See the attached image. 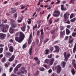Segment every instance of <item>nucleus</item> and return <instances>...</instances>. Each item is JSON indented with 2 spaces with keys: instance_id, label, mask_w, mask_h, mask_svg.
I'll use <instances>...</instances> for the list:
<instances>
[{
  "instance_id": "27",
  "label": "nucleus",
  "mask_w": 76,
  "mask_h": 76,
  "mask_svg": "<svg viewBox=\"0 0 76 76\" xmlns=\"http://www.w3.org/2000/svg\"><path fill=\"white\" fill-rule=\"evenodd\" d=\"M62 65L63 66V67H65V64H66V62H65L62 61L61 62Z\"/></svg>"
},
{
  "instance_id": "3",
  "label": "nucleus",
  "mask_w": 76,
  "mask_h": 76,
  "mask_svg": "<svg viewBox=\"0 0 76 76\" xmlns=\"http://www.w3.org/2000/svg\"><path fill=\"white\" fill-rule=\"evenodd\" d=\"M20 71V72H18L17 73V75H21V73H22V74H24L25 75L27 73V71L25 70V68L24 67H22Z\"/></svg>"
},
{
  "instance_id": "16",
  "label": "nucleus",
  "mask_w": 76,
  "mask_h": 76,
  "mask_svg": "<svg viewBox=\"0 0 76 76\" xmlns=\"http://www.w3.org/2000/svg\"><path fill=\"white\" fill-rule=\"evenodd\" d=\"M14 48H13V47L12 46H10L9 48V50L10 52H11V53H13V51H14Z\"/></svg>"
},
{
  "instance_id": "4",
  "label": "nucleus",
  "mask_w": 76,
  "mask_h": 76,
  "mask_svg": "<svg viewBox=\"0 0 76 76\" xmlns=\"http://www.w3.org/2000/svg\"><path fill=\"white\" fill-rule=\"evenodd\" d=\"M49 61H50V65L51 66V65H53V63H54V58H52L50 59V60L48 59H46L45 60V62L46 63L48 64V63H49Z\"/></svg>"
},
{
  "instance_id": "53",
  "label": "nucleus",
  "mask_w": 76,
  "mask_h": 76,
  "mask_svg": "<svg viewBox=\"0 0 76 76\" xmlns=\"http://www.w3.org/2000/svg\"><path fill=\"white\" fill-rule=\"evenodd\" d=\"M40 10H41L40 8H39L37 9L36 11L37 12H39V11H40Z\"/></svg>"
},
{
  "instance_id": "30",
  "label": "nucleus",
  "mask_w": 76,
  "mask_h": 76,
  "mask_svg": "<svg viewBox=\"0 0 76 76\" xmlns=\"http://www.w3.org/2000/svg\"><path fill=\"white\" fill-rule=\"evenodd\" d=\"M48 40H49V39L48 38H46V39L44 40L43 44H45V43H46Z\"/></svg>"
},
{
  "instance_id": "34",
  "label": "nucleus",
  "mask_w": 76,
  "mask_h": 76,
  "mask_svg": "<svg viewBox=\"0 0 76 76\" xmlns=\"http://www.w3.org/2000/svg\"><path fill=\"white\" fill-rule=\"evenodd\" d=\"M32 42V40L31 39H28V44H31V42Z\"/></svg>"
},
{
  "instance_id": "52",
  "label": "nucleus",
  "mask_w": 76,
  "mask_h": 76,
  "mask_svg": "<svg viewBox=\"0 0 76 76\" xmlns=\"http://www.w3.org/2000/svg\"><path fill=\"white\" fill-rule=\"evenodd\" d=\"M18 16V13H15V14H14V17L16 19V18H17V16Z\"/></svg>"
},
{
  "instance_id": "32",
  "label": "nucleus",
  "mask_w": 76,
  "mask_h": 76,
  "mask_svg": "<svg viewBox=\"0 0 76 76\" xmlns=\"http://www.w3.org/2000/svg\"><path fill=\"white\" fill-rule=\"evenodd\" d=\"M7 22V20L6 19L5 20H2V23H6Z\"/></svg>"
},
{
  "instance_id": "13",
  "label": "nucleus",
  "mask_w": 76,
  "mask_h": 76,
  "mask_svg": "<svg viewBox=\"0 0 76 76\" xmlns=\"http://www.w3.org/2000/svg\"><path fill=\"white\" fill-rule=\"evenodd\" d=\"M60 37L61 38H63V35H65V34L66 33V31H65V30H64L63 31H61L60 32Z\"/></svg>"
},
{
  "instance_id": "48",
  "label": "nucleus",
  "mask_w": 76,
  "mask_h": 76,
  "mask_svg": "<svg viewBox=\"0 0 76 76\" xmlns=\"http://www.w3.org/2000/svg\"><path fill=\"white\" fill-rule=\"evenodd\" d=\"M71 26L70 25H68L66 26V28H68V29H70V28Z\"/></svg>"
},
{
  "instance_id": "22",
  "label": "nucleus",
  "mask_w": 76,
  "mask_h": 76,
  "mask_svg": "<svg viewBox=\"0 0 76 76\" xmlns=\"http://www.w3.org/2000/svg\"><path fill=\"white\" fill-rule=\"evenodd\" d=\"M15 12H16V10H13L9 11L10 13H15Z\"/></svg>"
},
{
  "instance_id": "41",
  "label": "nucleus",
  "mask_w": 76,
  "mask_h": 76,
  "mask_svg": "<svg viewBox=\"0 0 76 76\" xmlns=\"http://www.w3.org/2000/svg\"><path fill=\"white\" fill-rule=\"evenodd\" d=\"M32 38V34H30L29 36V39H31Z\"/></svg>"
},
{
  "instance_id": "56",
  "label": "nucleus",
  "mask_w": 76,
  "mask_h": 76,
  "mask_svg": "<svg viewBox=\"0 0 76 76\" xmlns=\"http://www.w3.org/2000/svg\"><path fill=\"white\" fill-rule=\"evenodd\" d=\"M60 20V19L59 18H58L57 19L55 20V22H58Z\"/></svg>"
},
{
  "instance_id": "45",
  "label": "nucleus",
  "mask_w": 76,
  "mask_h": 76,
  "mask_svg": "<svg viewBox=\"0 0 76 76\" xmlns=\"http://www.w3.org/2000/svg\"><path fill=\"white\" fill-rule=\"evenodd\" d=\"M53 15L54 16V17H58L59 16L57 14H53Z\"/></svg>"
},
{
  "instance_id": "29",
  "label": "nucleus",
  "mask_w": 76,
  "mask_h": 76,
  "mask_svg": "<svg viewBox=\"0 0 76 76\" xmlns=\"http://www.w3.org/2000/svg\"><path fill=\"white\" fill-rule=\"evenodd\" d=\"M71 72L73 75H74L75 74V69H73L71 70Z\"/></svg>"
},
{
  "instance_id": "26",
  "label": "nucleus",
  "mask_w": 76,
  "mask_h": 76,
  "mask_svg": "<svg viewBox=\"0 0 76 76\" xmlns=\"http://www.w3.org/2000/svg\"><path fill=\"white\" fill-rule=\"evenodd\" d=\"M1 61L2 63H4L6 61V57H3L1 60Z\"/></svg>"
},
{
  "instance_id": "9",
  "label": "nucleus",
  "mask_w": 76,
  "mask_h": 76,
  "mask_svg": "<svg viewBox=\"0 0 76 76\" xmlns=\"http://www.w3.org/2000/svg\"><path fill=\"white\" fill-rule=\"evenodd\" d=\"M54 48L56 49L53 52V53H58L60 51V48L58 45L54 46Z\"/></svg>"
},
{
  "instance_id": "36",
  "label": "nucleus",
  "mask_w": 76,
  "mask_h": 76,
  "mask_svg": "<svg viewBox=\"0 0 76 76\" xmlns=\"http://www.w3.org/2000/svg\"><path fill=\"white\" fill-rule=\"evenodd\" d=\"M39 70H40V71H44V70H45V69L44 68L42 67V68H39Z\"/></svg>"
},
{
  "instance_id": "2",
  "label": "nucleus",
  "mask_w": 76,
  "mask_h": 76,
  "mask_svg": "<svg viewBox=\"0 0 76 76\" xmlns=\"http://www.w3.org/2000/svg\"><path fill=\"white\" fill-rule=\"evenodd\" d=\"M9 28V26L8 25H4L3 24H1L0 25V29L1 28L2 32H6L7 31Z\"/></svg>"
},
{
  "instance_id": "12",
  "label": "nucleus",
  "mask_w": 76,
  "mask_h": 76,
  "mask_svg": "<svg viewBox=\"0 0 76 76\" xmlns=\"http://www.w3.org/2000/svg\"><path fill=\"white\" fill-rule=\"evenodd\" d=\"M69 43L72 44L73 42V38H72V35H70L69 36Z\"/></svg>"
},
{
  "instance_id": "60",
  "label": "nucleus",
  "mask_w": 76,
  "mask_h": 76,
  "mask_svg": "<svg viewBox=\"0 0 76 76\" xmlns=\"http://www.w3.org/2000/svg\"><path fill=\"white\" fill-rule=\"evenodd\" d=\"M55 30H52L51 32V34H54V33L55 32Z\"/></svg>"
},
{
  "instance_id": "7",
  "label": "nucleus",
  "mask_w": 76,
  "mask_h": 76,
  "mask_svg": "<svg viewBox=\"0 0 76 76\" xmlns=\"http://www.w3.org/2000/svg\"><path fill=\"white\" fill-rule=\"evenodd\" d=\"M64 55L65 59V61L66 62L67 61V60L68 59V58H69L70 56H71L70 54V53L67 54V53L66 52H65L64 53Z\"/></svg>"
},
{
  "instance_id": "51",
  "label": "nucleus",
  "mask_w": 76,
  "mask_h": 76,
  "mask_svg": "<svg viewBox=\"0 0 76 76\" xmlns=\"http://www.w3.org/2000/svg\"><path fill=\"white\" fill-rule=\"evenodd\" d=\"M34 59L35 60V61H38V58L37 57H35L34 58Z\"/></svg>"
},
{
  "instance_id": "49",
  "label": "nucleus",
  "mask_w": 76,
  "mask_h": 76,
  "mask_svg": "<svg viewBox=\"0 0 76 76\" xmlns=\"http://www.w3.org/2000/svg\"><path fill=\"white\" fill-rule=\"evenodd\" d=\"M39 72L38 71H37L36 73V75L34 74V76H36L37 75H39Z\"/></svg>"
},
{
  "instance_id": "62",
  "label": "nucleus",
  "mask_w": 76,
  "mask_h": 76,
  "mask_svg": "<svg viewBox=\"0 0 76 76\" xmlns=\"http://www.w3.org/2000/svg\"><path fill=\"white\" fill-rule=\"evenodd\" d=\"M73 66L75 69H76V64H73Z\"/></svg>"
},
{
  "instance_id": "11",
  "label": "nucleus",
  "mask_w": 76,
  "mask_h": 76,
  "mask_svg": "<svg viewBox=\"0 0 76 76\" xmlns=\"http://www.w3.org/2000/svg\"><path fill=\"white\" fill-rule=\"evenodd\" d=\"M6 37V34L3 33H0V39H4Z\"/></svg>"
},
{
  "instance_id": "19",
  "label": "nucleus",
  "mask_w": 76,
  "mask_h": 76,
  "mask_svg": "<svg viewBox=\"0 0 76 76\" xmlns=\"http://www.w3.org/2000/svg\"><path fill=\"white\" fill-rule=\"evenodd\" d=\"M9 32L10 34H13L14 32V29L12 27H10Z\"/></svg>"
},
{
  "instance_id": "24",
  "label": "nucleus",
  "mask_w": 76,
  "mask_h": 76,
  "mask_svg": "<svg viewBox=\"0 0 76 76\" xmlns=\"http://www.w3.org/2000/svg\"><path fill=\"white\" fill-rule=\"evenodd\" d=\"M10 65V63L8 62V64L6 63L4 64V66H5V67H8Z\"/></svg>"
},
{
  "instance_id": "33",
  "label": "nucleus",
  "mask_w": 76,
  "mask_h": 76,
  "mask_svg": "<svg viewBox=\"0 0 76 76\" xmlns=\"http://www.w3.org/2000/svg\"><path fill=\"white\" fill-rule=\"evenodd\" d=\"M76 20V18H74L73 19L71 20L70 21L71 22H74Z\"/></svg>"
},
{
  "instance_id": "59",
  "label": "nucleus",
  "mask_w": 76,
  "mask_h": 76,
  "mask_svg": "<svg viewBox=\"0 0 76 76\" xmlns=\"http://www.w3.org/2000/svg\"><path fill=\"white\" fill-rule=\"evenodd\" d=\"M37 64H38V65H39V64H40V61H39V60H38L37 62Z\"/></svg>"
},
{
  "instance_id": "63",
  "label": "nucleus",
  "mask_w": 76,
  "mask_h": 76,
  "mask_svg": "<svg viewBox=\"0 0 76 76\" xmlns=\"http://www.w3.org/2000/svg\"><path fill=\"white\" fill-rule=\"evenodd\" d=\"M14 70H16V71H18V67L16 66V67H15V69Z\"/></svg>"
},
{
  "instance_id": "47",
  "label": "nucleus",
  "mask_w": 76,
  "mask_h": 76,
  "mask_svg": "<svg viewBox=\"0 0 76 76\" xmlns=\"http://www.w3.org/2000/svg\"><path fill=\"white\" fill-rule=\"evenodd\" d=\"M23 5H21L20 6L21 7V9H25V7L23 6Z\"/></svg>"
},
{
  "instance_id": "39",
  "label": "nucleus",
  "mask_w": 76,
  "mask_h": 76,
  "mask_svg": "<svg viewBox=\"0 0 76 76\" xmlns=\"http://www.w3.org/2000/svg\"><path fill=\"white\" fill-rule=\"evenodd\" d=\"M22 66V64H18L17 66V67L18 68H19V67H20L21 66Z\"/></svg>"
},
{
  "instance_id": "46",
  "label": "nucleus",
  "mask_w": 76,
  "mask_h": 76,
  "mask_svg": "<svg viewBox=\"0 0 76 76\" xmlns=\"http://www.w3.org/2000/svg\"><path fill=\"white\" fill-rule=\"evenodd\" d=\"M76 35V32L73 33L72 34V37H75Z\"/></svg>"
},
{
  "instance_id": "35",
  "label": "nucleus",
  "mask_w": 76,
  "mask_h": 76,
  "mask_svg": "<svg viewBox=\"0 0 76 76\" xmlns=\"http://www.w3.org/2000/svg\"><path fill=\"white\" fill-rule=\"evenodd\" d=\"M52 19L51 18H50V19L49 20V23H50V24H51L52 23V22H53V21H52Z\"/></svg>"
},
{
  "instance_id": "54",
  "label": "nucleus",
  "mask_w": 76,
  "mask_h": 76,
  "mask_svg": "<svg viewBox=\"0 0 76 76\" xmlns=\"http://www.w3.org/2000/svg\"><path fill=\"white\" fill-rule=\"evenodd\" d=\"M68 38H69V37L68 36H66L65 37L64 39L65 41H67L68 39Z\"/></svg>"
},
{
  "instance_id": "25",
  "label": "nucleus",
  "mask_w": 76,
  "mask_h": 76,
  "mask_svg": "<svg viewBox=\"0 0 76 76\" xmlns=\"http://www.w3.org/2000/svg\"><path fill=\"white\" fill-rule=\"evenodd\" d=\"M32 47H31L29 50V54L30 56H31L32 54Z\"/></svg>"
},
{
  "instance_id": "57",
  "label": "nucleus",
  "mask_w": 76,
  "mask_h": 76,
  "mask_svg": "<svg viewBox=\"0 0 76 76\" xmlns=\"http://www.w3.org/2000/svg\"><path fill=\"white\" fill-rule=\"evenodd\" d=\"M13 67H11L10 69V72H12V70H13Z\"/></svg>"
},
{
  "instance_id": "10",
  "label": "nucleus",
  "mask_w": 76,
  "mask_h": 76,
  "mask_svg": "<svg viewBox=\"0 0 76 76\" xmlns=\"http://www.w3.org/2000/svg\"><path fill=\"white\" fill-rule=\"evenodd\" d=\"M4 54L5 56L7 58H10L12 56V53L9 52H5Z\"/></svg>"
},
{
  "instance_id": "42",
  "label": "nucleus",
  "mask_w": 76,
  "mask_h": 76,
  "mask_svg": "<svg viewBox=\"0 0 76 76\" xmlns=\"http://www.w3.org/2000/svg\"><path fill=\"white\" fill-rule=\"evenodd\" d=\"M3 48H0V54L2 53H3Z\"/></svg>"
},
{
  "instance_id": "43",
  "label": "nucleus",
  "mask_w": 76,
  "mask_h": 76,
  "mask_svg": "<svg viewBox=\"0 0 76 76\" xmlns=\"http://www.w3.org/2000/svg\"><path fill=\"white\" fill-rule=\"evenodd\" d=\"M41 35H44V32H43V29H42L40 30Z\"/></svg>"
},
{
  "instance_id": "37",
  "label": "nucleus",
  "mask_w": 76,
  "mask_h": 76,
  "mask_svg": "<svg viewBox=\"0 0 76 76\" xmlns=\"http://www.w3.org/2000/svg\"><path fill=\"white\" fill-rule=\"evenodd\" d=\"M27 47V45L26 44H25L23 46V49H24V48H25L26 47Z\"/></svg>"
},
{
  "instance_id": "55",
  "label": "nucleus",
  "mask_w": 76,
  "mask_h": 76,
  "mask_svg": "<svg viewBox=\"0 0 76 76\" xmlns=\"http://www.w3.org/2000/svg\"><path fill=\"white\" fill-rule=\"evenodd\" d=\"M72 64H75V59H73V60H72Z\"/></svg>"
},
{
  "instance_id": "50",
  "label": "nucleus",
  "mask_w": 76,
  "mask_h": 76,
  "mask_svg": "<svg viewBox=\"0 0 76 76\" xmlns=\"http://www.w3.org/2000/svg\"><path fill=\"white\" fill-rule=\"evenodd\" d=\"M73 14H72L70 16V19H72L73 18Z\"/></svg>"
},
{
  "instance_id": "61",
  "label": "nucleus",
  "mask_w": 76,
  "mask_h": 76,
  "mask_svg": "<svg viewBox=\"0 0 76 76\" xmlns=\"http://www.w3.org/2000/svg\"><path fill=\"white\" fill-rule=\"evenodd\" d=\"M40 37L41 39H43L44 38V34H41Z\"/></svg>"
},
{
  "instance_id": "44",
  "label": "nucleus",
  "mask_w": 76,
  "mask_h": 76,
  "mask_svg": "<svg viewBox=\"0 0 76 76\" xmlns=\"http://www.w3.org/2000/svg\"><path fill=\"white\" fill-rule=\"evenodd\" d=\"M60 2H61L60 0L56 2V4H60Z\"/></svg>"
},
{
  "instance_id": "14",
  "label": "nucleus",
  "mask_w": 76,
  "mask_h": 76,
  "mask_svg": "<svg viewBox=\"0 0 76 76\" xmlns=\"http://www.w3.org/2000/svg\"><path fill=\"white\" fill-rule=\"evenodd\" d=\"M21 29L23 32H25L26 30V24H23V26L21 28Z\"/></svg>"
},
{
  "instance_id": "5",
  "label": "nucleus",
  "mask_w": 76,
  "mask_h": 76,
  "mask_svg": "<svg viewBox=\"0 0 76 76\" xmlns=\"http://www.w3.org/2000/svg\"><path fill=\"white\" fill-rule=\"evenodd\" d=\"M70 13L69 12H66V13H65L64 15V21L65 22H66L67 21V20L69 18V16H70Z\"/></svg>"
},
{
  "instance_id": "6",
  "label": "nucleus",
  "mask_w": 76,
  "mask_h": 76,
  "mask_svg": "<svg viewBox=\"0 0 76 76\" xmlns=\"http://www.w3.org/2000/svg\"><path fill=\"white\" fill-rule=\"evenodd\" d=\"M10 23L12 28H16L18 26V24L17 23H15V22L12 19H11L10 20Z\"/></svg>"
},
{
  "instance_id": "38",
  "label": "nucleus",
  "mask_w": 76,
  "mask_h": 76,
  "mask_svg": "<svg viewBox=\"0 0 76 76\" xmlns=\"http://www.w3.org/2000/svg\"><path fill=\"white\" fill-rule=\"evenodd\" d=\"M50 50L51 52H53L54 50V48L53 47H51L50 48Z\"/></svg>"
},
{
  "instance_id": "64",
  "label": "nucleus",
  "mask_w": 76,
  "mask_h": 76,
  "mask_svg": "<svg viewBox=\"0 0 76 76\" xmlns=\"http://www.w3.org/2000/svg\"><path fill=\"white\" fill-rule=\"evenodd\" d=\"M36 43L37 44H38L39 42V39H36Z\"/></svg>"
},
{
  "instance_id": "1",
  "label": "nucleus",
  "mask_w": 76,
  "mask_h": 76,
  "mask_svg": "<svg viewBox=\"0 0 76 76\" xmlns=\"http://www.w3.org/2000/svg\"><path fill=\"white\" fill-rule=\"evenodd\" d=\"M19 37H15V39L17 42H18L19 43H21L22 41H23L25 38V34L22 31L16 33L15 34V36L18 37L19 36Z\"/></svg>"
},
{
  "instance_id": "8",
  "label": "nucleus",
  "mask_w": 76,
  "mask_h": 76,
  "mask_svg": "<svg viewBox=\"0 0 76 76\" xmlns=\"http://www.w3.org/2000/svg\"><path fill=\"white\" fill-rule=\"evenodd\" d=\"M55 69H57V73L58 74H59L61 72V67L60 66L58 65L56 67Z\"/></svg>"
},
{
  "instance_id": "28",
  "label": "nucleus",
  "mask_w": 76,
  "mask_h": 76,
  "mask_svg": "<svg viewBox=\"0 0 76 76\" xmlns=\"http://www.w3.org/2000/svg\"><path fill=\"white\" fill-rule=\"evenodd\" d=\"M45 54L46 55L48 54V52H49V50L48 49H46L45 50Z\"/></svg>"
},
{
  "instance_id": "40",
  "label": "nucleus",
  "mask_w": 76,
  "mask_h": 76,
  "mask_svg": "<svg viewBox=\"0 0 76 76\" xmlns=\"http://www.w3.org/2000/svg\"><path fill=\"white\" fill-rule=\"evenodd\" d=\"M48 57L49 58H52V54H51L49 55H48Z\"/></svg>"
},
{
  "instance_id": "18",
  "label": "nucleus",
  "mask_w": 76,
  "mask_h": 76,
  "mask_svg": "<svg viewBox=\"0 0 76 76\" xmlns=\"http://www.w3.org/2000/svg\"><path fill=\"white\" fill-rule=\"evenodd\" d=\"M37 24H35V26H33V36H34V34L35 33V31H35V29H36L37 28Z\"/></svg>"
},
{
  "instance_id": "17",
  "label": "nucleus",
  "mask_w": 76,
  "mask_h": 76,
  "mask_svg": "<svg viewBox=\"0 0 76 76\" xmlns=\"http://www.w3.org/2000/svg\"><path fill=\"white\" fill-rule=\"evenodd\" d=\"M61 9L62 10H66L67 9L66 8H64V4L61 5Z\"/></svg>"
},
{
  "instance_id": "31",
  "label": "nucleus",
  "mask_w": 76,
  "mask_h": 76,
  "mask_svg": "<svg viewBox=\"0 0 76 76\" xmlns=\"http://www.w3.org/2000/svg\"><path fill=\"white\" fill-rule=\"evenodd\" d=\"M64 29V27L62 26H60V30L61 31H62Z\"/></svg>"
},
{
  "instance_id": "20",
  "label": "nucleus",
  "mask_w": 76,
  "mask_h": 76,
  "mask_svg": "<svg viewBox=\"0 0 76 76\" xmlns=\"http://www.w3.org/2000/svg\"><path fill=\"white\" fill-rule=\"evenodd\" d=\"M66 35H69L70 33V31L68 28L66 29Z\"/></svg>"
},
{
  "instance_id": "15",
  "label": "nucleus",
  "mask_w": 76,
  "mask_h": 76,
  "mask_svg": "<svg viewBox=\"0 0 76 76\" xmlns=\"http://www.w3.org/2000/svg\"><path fill=\"white\" fill-rule=\"evenodd\" d=\"M15 58V56L14 55H13L12 56L11 58H10L9 59L8 61L10 62L13 61Z\"/></svg>"
},
{
  "instance_id": "23",
  "label": "nucleus",
  "mask_w": 76,
  "mask_h": 76,
  "mask_svg": "<svg viewBox=\"0 0 76 76\" xmlns=\"http://www.w3.org/2000/svg\"><path fill=\"white\" fill-rule=\"evenodd\" d=\"M76 50V43L75 44L74 48L73 49V51L74 53H75Z\"/></svg>"
},
{
  "instance_id": "58",
  "label": "nucleus",
  "mask_w": 76,
  "mask_h": 76,
  "mask_svg": "<svg viewBox=\"0 0 76 76\" xmlns=\"http://www.w3.org/2000/svg\"><path fill=\"white\" fill-rule=\"evenodd\" d=\"M4 50L5 51H8V48H7V46L5 47Z\"/></svg>"
},
{
  "instance_id": "21",
  "label": "nucleus",
  "mask_w": 76,
  "mask_h": 76,
  "mask_svg": "<svg viewBox=\"0 0 76 76\" xmlns=\"http://www.w3.org/2000/svg\"><path fill=\"white\" fill-rule=\"evenodd\" d=\"M54 13L57 15H58V16H59L60 15V12L59 11L57 10H55L54 11Z\"/></svg>"
}]
</instances>
